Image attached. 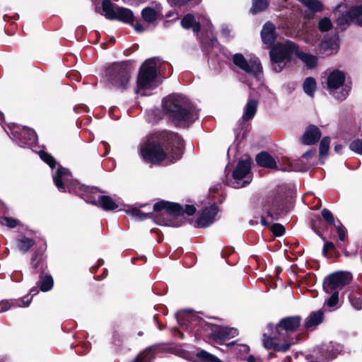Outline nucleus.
Masks as SVG:
<instances>
[{
  "mask_svg": "<svg viewBox=\"0 0 362 362\" xmlns=\"http://www.w3.org/2000/svg\"><path fill=\"white\" fill-rule=\"evenodd\" d=\"M183 141L175 133L164 132L149 138L141 147L140 154L147 162L173 163L182 155Z\"/></svg>",
  "mask_w": 362,
  "mask_h": 362,
  "instance_id": "1",
  "label": "nucleus"
},
{
  "mask_svg": "<svg viewBox=\"0 0 362 362\" xmlns=\"http://www.w3.org/2000/svg\"><path fill=\"white\" fill-rule=\"evenodd\" d=\"M300 320L299 316L281 319L276 325V334L274 337L264 334V346L277 351H287L291 345L299 340V336L296 332L300 325Z\"/></svg>",
  "mask_w": 362,
  "mask_h": 362,
  "instance_id": "2",
  "label": "nucleus"
},
{
  "mask_svg": "<svg viewBox=\"0 0 362 362\" xmlns=\"http://www.w3.org/2000/svg\"><path fill=\"white\" fill-rule=\"evenodd\" d=\"M163 104L169 117L177 125L188 126L198 117L196 108L187 98L181 95H170L163 99Z\"/></svg>",
  "mask_w": 362,
  "mask_h": 362,
  "instance_id": "3",
  "label": "nucleus"
},
{
  "mask_svg": "<svg viewBox=\"0 0 362 362\" xmlns=\"http://www.w3.org/2000/svg\"><path fill=\"white\" fill-rule=\"evenodd\" d=\"M184 210L180 204L165 201L153 206V219L158 225L179 227L184 222Z\"/></svg>",
  "mask_w": 362,
  "mask_h": 362,
  "instance_id": "4",
  "label": "nucleus"
},
{
  "mask_svg": "<svg viewBox=\"0 0 362 362\" xmlns=\"http://www.w3.org/2000/svg\"><path fill=\"white\" fill-rule=\"evenodd\" d=\"M160 64L157 57H153L144 62L137 79L136 93L147 95L149 91L159 84L157 81V69Z\"/></svg>",
  "mask_w": 362,
  "mask_h": 362,
  "instance_id": "5",
  "label": "nucleus"
},
{
  "mask_svg": "<svg viewBox=\"0 0 362 362\" xmlns=\"http://www.w3.org/2000/svg\"><path fill=\"white\" fill-rule=\"evenodd\" d=\"M52 178L60 192H73L81 198L84 197L86 192H93L95 190L74 180L70 171L62 166H59L56 172L53 173Z\"/></svg>",
  "mask_w": 362,
  "mask_h": 362,
  "instance_id": "6",
  "label": "nucleus"
},
{
  "mask_svg": "<svg viewBox=\"0 0 362 362\" xmlns=\"http://www.w3.org/2000/svg\"><path fill=\"white\" fill-rule=\"evenodd\" d=\"M298 49V46L289 40L276 44L269 52L272 69L281 72L293 56H297Z\"/></svg>",
  "mask_w": 362,
  "mask_h": 362,
  "instance_id": "7",
  "label": "nucleus"
},
{
  "mask_svg": "<svg viewBox=\"0 0 362 362\" xmlns=\"http://www.w3.org/2000/svg\"><path fill=\"white\" fill-rule=\"evenodd\" d=\"M131 68L126 63H115L106 71L108 83L112 88L124 90L131 79Z\"/></svg>",
  "mask_w": 362,
  "mask_h": 362,
  "instance_id": "8",
  "label": "nucleus"
},
{
  "mask_svg": "<svg viewBox=\"0 0 362 362\" xmlns=\"http://www.w3.org/2000/svg\"><path fill=\"white\" fill-rule=\"evenodd\" d=\"M11 134L7 132L9 136L21 147L33 148L37 141V136L33 129L19 124H11L8 125Z\"/></svg>",
  "mask_w": 362,
  "mask_h": 362,
  "instance_id": "9",
  "label": "nucleus"
},
{
  "mask_svg": "<svg viewBox=\"0 0 362 362\" xmlns=\"http://www.w3.org/2000/svg\"><path fill=\"white\" fill-rule=\"evenodd\" d=\"M344 81L345 74L339 70L333 71L327 78V89L340 100H344L350 90V87L343 86Z\"/></svg>",
  "mask_w": 362,
  "mask_h": 362,
  "instance_id": "10",
  "label": "nucleus"
},
{
  "mask_svg": "<svg viewBox=\"0 0 362 362\" xmlns=\"http://www.w3.org/2000/svg\"><path fill=\"white\" fill-rule=\"evenodd\" d=\"M250 169L251 162L250 160L239 161L233 172V178L230 181L231 187L239 189L249 185L252 181Z\"/></svg>",
  "mask_w": 362,
  "mask_h": 362,
  "instance_id": "11",
  "label": "nucleus"
},
{
  "mask_svg": "<svg viewBox=\"0 0 362 362\" xmlns=\"http://www.w3.org/2000/svg\"><path fill=\"white\" fill-rule=\"evenodd\" d=\"M352 279L351 274L347 272H335L327 276L323 284V288L326 293L337 291L339 288L343 287Z\"/></svg>",
  "mask_w": 362,
  "mask_h": 362,
  "instance_id": "12",
  "label": "nucleus"
},
{
  "mask_svg": "<svg viewBox=\"0 0 362 362\" xmlns=\"http://www.w3.org/2000/svg\"><path fill=\"white\" fill-rule=\"evenodd\" d=\"M233 62L236 67L254 76L257 77L262 72L261 64L257 59L247 61L243 54L237 53L233 56Z\"/></svg>",
  "mask_w": 362,
  "mask_h": 362,
  "instance_id": "13",
  "label": "nucleus"
},
{
  "mask_svg": "<svg viewBox=\"0 0 362 362\" xmlns=\"http://www.w3.org/2000/svg\"><path fill=\"white\" fill-rule=\"evenodd\" d=\"M92 188L95 189L93 192H86L84 197H81L86 202L98 206L105 211L115 210L119 207V200L114 199L109 196L102 195L96 199L93 194L97 193L98 190L95 187Z\"/></svg>",
  "mask_w": 362,
  "mask_h": 362,
  "instance_id": "14",
  "label": "nucleus"
},
{
  "mask_svg": "<svg viewBox=\"0 0 362 362\" xmlns=\"http://www.w3.org/2000/svg\"><path fill=\"white\" fill-rule=\"evenodd\" d=\"M267 215L261 216V223L262 226H270L273 221H277L280 215L283 213L281 208V200L276 199L269 202L264 206Z\"/></svg>",
  "mask_w": 362,
  "mask_h": 362,
  "instance_id": "15",
  "label": "nucleus"
},
{
  "mask_svg": "<svg viewBox=\"0 0 362 362\" xmlns=\"http://www.w3.org/2000/svg\"><path fill=\"white\" fill-rule=\"evenodd\" d=\"M217 213L218 207L214 204L204 209L196 222L197 226L206 228L210 226L214 221Z\"/></svg>",
  "mask_w": 362,
  "mask_h": 362,
  "instance_id": "16",
  "label": "nucleus"
},
{
  "mask_svg": "<svg viewBox=\"0 0 362 362\" xmlns=\"http://www.w3.org/2000/svg\"><path fill=\"white\" fill-rule=\"evenodd\" d=\"M341 351V345L332 341L323 344L321 346L322 358L327 361L337 357Z\"/></svg>",
  "mask_w": 362,
  "mask_h": 362,
  "instance_id": "17",
  "label": "nucleus"
},
{
  "mask_svg": "<svg viewBox=\"0 0 362 362\" xmlns=\"http://www.w3.org/2000/svg\"><path fill=\"white\" fill-rule=\"evenodd\" d=\"M281 171H304L305 167L300 165V161L285 157L282 158L279 166L276 167Z\"/></svg>",
  "mask_w": 362,
  "mask_h": 362,
  "instance_id": "18",
  "label": "nucleus"
},
{
  "mask_svg": "<svg viewBox=\"0 0 362 362\" xmlns=\"http://www.w3.org/2000/svg\"><path fill=\"white\" fill-rule=\"evenodd\" d=\"M321 136V132L315 126H309L302 136L301 141L305 145L316 143Z\"/></svg>",
  "mask_w": 362,
  "mask_h": 362,
  "instance_id": "19",
  "label": "nucleus"
},
{
  "mask_svg": "<svg viewBox=\"0 0 362 362\" xmlns=\"http://www.w3.org/2000/svg\"><path fill=\"white\" fill-rule=\"evenodd\" d=\"M261 37L264 44L271 46L276 38L275 26L271 22H267L261 31Z\"/></svg>",
  "mask_w": 362,
  "mask_h": 362,
  "instance_id": "20",
  "label": "nucleus"
},
{
  "mask_svg": "<svg viewBox=\"0 0 362 362\" xmlns=\"http://www.w3.org/2000/svg\"><path fill=\"white\" fill-rule=\"evenodd\" d=\"M161 13V8L160 6H157L156 8L146 7L142 10L141 15L144 20L148 24L153 26L156 25L158 17Z\"/></svg>",
  "mask_w": 362,
  "mask_h": 362,
  "instance_id": "21",
  "label": "nucleus"
},
{
  "mask_svg": "<svg viewBox=\"0 0 362 362\" xmlns=\"http://www.w3.org/2000/svg\"><path fill=\"white\" fill-rule=\"evenodd\" d=\"M324 313L321 310L312 312L305 319V327L308 329L315 328L322 322Z\"/></svg>",
  "mask_w": 362,
  "mask_h": 362,
  "instance_id": "22",
  "label": "nucleus"
},
{
  "mask_svg": "<svg viewBox=\"0 0 362 362\" xmlns=\"http://www.w3.org/2000/svg\"><path fill=\"white\" fill-rule=\"evenodd\" d=\"M181 25L185 29H191L195 33L200 30V23L192 14L185 15L181 21Z\"/></svg>",
  "mask_w": 362,
  "mask_h": 362,
  "instance_id": "23",
  "label": "nucleus"
},
{
  "mask_svg": "<svg viewBox=\"0 0 362 362\" xmlns=\"http://www.w3.org/2000/svg\"><path fill=\"white\" fill-rule=\"evenodd\" d=\"M257 100L255 99L248 100L243 110V119L244 121H248L255 117L257 110Z\"/></svg>",
  "mask_w": 362,
  "mask_h": 362,
  "instance_id": "24",
  "label": "nucleus"
},
{
  "mask_svg": "<svg viewBox=\"0 0 362 362\" xmlns=\"http://www.w3.org/2000/svg\"><path fill=\"white\" fill-rule=\"evenodd\" d=\"M351 22H354L356 24V18L354 17L352 8L347 12L339 15L337 19V26L341 30L346 29Z\"/></svg>",
  "mask_w": 362,
  "mask_h": 362,
  "instance_id": "25",
  "label": "nucleus"
},
{
  "mask_svg": "<svg viewBox=\"0 0 362 362\" xmlns=\"http://www.w3.org/2000/svg\"><path fill=\"white\" fill-rule=\"evenodd\" d=\"M257 163L265 168H276V163L274 158L266 152L258 154L256 157Z\"/></svg>",
  "mask_w": 362,
  "mask_h": 362,
  "instance_id": "26",
  "label": "nucleus"
},
{
  "mask_svg": "<svg viewBox=\"0 0 362 362\" xmlns=\"http://www.w3.org/2000/svg\"><path fill=\"white\" fill-rule=\"evenodd\" d=\"M338 45L334 40H323L319 46V52L325 55H331L337 52Z\"/></svg>",
  "mask_w": 362,
  "mask_h": 362,
  "instance_id": "27",
  "label": "nucleus"
},
{
  "mask_svg": "<svg viewBox=\"0 0 362 362\" xmlns=\"http://www.w3.org/2000/svg\"><path fill=\"white\" fill-rule=\"evenodd\" d=\"M115 20H118L125 23H131L134 20L133 12L129 8L118 6L117 7Z\"/></svg>",
  "mask_w": 362,
  "mask_h": 362,
  "instance_id": "28",
  "label": "nucleus"
},
{
  "mask_svg": "<svg viewBox=\"0 0 362 362\" xmlns=\"http://www.w3.org/2000/svg\"><path fill=\"white\" fill-rule=\"evenodd\" d=\"M117 7L115 6L110 0H103L102 8L103 15L110 20L115 19V14L117 12Z\"/></svg>",
  "mask_w": 362,
  "mask_h": 362,
  "instance_id": "29",
  "label": "nucleus"
},
{
  "mask_svg": "<svg viewBox=\"0 0 362 362\" xmlns=\"http://www.w3.org/2000/svg\"><path fill=\"white\" fill-rule=\"evenodd\" d=\"M35 245V240L26 236H21L16 239V246L23 252H28Z\"/></svg>",
  "mask_w": 362,
  "mask_h": 362,
  "instance_id": "30",
  "label": "nucleus"
},
{
  "mask_svg": "<svg viewBox=\"0 0 362 362\" xmlns=\"http://www.w3.org/2000/svg\"><path fill=\"white\" fill-rule=\"evenodd\" d=\"M54 284L52 276L49 274L41 275L38 281V286L43 292L50 291Z\"/></svg>",
  "mask_w": 362,
  "mask_h": 362,
  "instance_id": "31",
  "label": "nucleus"
},
{
  "mask_svg": "<svg viewBox=\"0 0 362 362\" xmlns=\"http://www.w3.org/2000/svg\"><path fill=\"white\" fill-rule=\"evenodd\" d=\"M297 57L308 67L313 68L317 64V57L298 49Z\"/></svg>",
  "mask_w": 362,
  "mask_h": 362,
  "instance_id": "32",
  "label": "nucleus"
},
{
  "mask_svg": "<svg viewBox=\"0 0 362 362\" xmlns=\"http://www.w3.org/2000/svg\"><path fill=\"white\" fill-rule=\"evenodd\" d=\"M303 87L307 95L313 96L316 89V82L313 78L308 77L304 81Z\"/></svg>",
  "mask_w": 362,
  "mask_h": 362,
  "instance_id": "33",
  "label": "nucleus"
},
{
  "mask_svg": "<svg viewBox=\"0 0 362 362\" xmlns=\"http://www.w3.org/2000/svg\"><path fill=\"white\" fill-rule=\"evenodd\" d=\"M269 0H252L251 12L253 14L265 10L269 6Z\"/></svg>",
  "mask_w": 362,
  "mask_h": 362,
  "instance_id": "34",
  "label": "nucleus"
},
{
  "mask_svg": "<svg viewBox=\"0 0 362 362\" xmlns=\"http://www.w3.org/2000/svg\"><path fill=\"white\" fill-rule=\"evenodd\" d=\"M305 6L310 10L317 12L322 10V3L318 0H299Z\"/></svg>",
  "mask_w": 362,
  "mask_h": 362,
  "instance_id": "35",
  "label": "nucleus"
},
{
  "mask_svg": "<svg viewBox=\"0 0 362 362\" xmlns=\"http://www.w3.org/2000/svg\"><path fill=\"white\" fill-rule=\"evenodd\" d=\"M128 213L132 216L134 217L135 218H136L138 220H144L146 218H153V213H151V212L144 213V212L141 211V210L136 209V208L129 209L128 211Z\"/></svg>",
  "mask_w": 362,
  "mask_h": 362,
  "instance_id": "36",
  "label": "nucleus"
},
{
  "mask_svg": "<svg viewBox=\"0 0 362 362\" xmlns=\"http://www.w3.org/2000/svg\"><path fill=\"white\" fill-rule=\"evenodd\" d=\"M330 297L326 300L325 305L330 308L331 310H335L339 303V293L338 291H333L329 293Z\"/></svg>",
  "mask_w": 362,
  "mask_h": 362,
  "instance_id": "37",
  "label": "nucleus"
},
{
  "mask_svg": "<svg viewBox=\"0 0 362 362\" xmlns=\"http://www.w3.org/2000/svg\"><path fill=\"white\" fill-rule=\"evenodd\" d=\"M330 139L325 137L320 144V156L322 158L327 156L329 148Z\"/></svg>",
  "mask_w": 362,
  "mask_h": 362,
  "instance_id": "38",
  "label": "nucleus"
},
{
  "mask_svg": "<svg viewBox=\"0 0 362 362\" xmlns=\"http://www.w3.org/2000/svg\"><path fill=\"white\" fill-rule=\"evenodd\" d=\"M332 28V23L329 18L324 17L318 22V29L321 32H327Z\"/></svg>",
  "mask_w": 362,
  "mask_h": 362,
  "instance_id": "39",
  "label": "nucleus"
},
{
  "mask_svg": "<svg viewBox=\"0 0 362 362\" xmlns=\"http://www.w3.org/2000/svg\"><path fill=\"white\" fill-rule=\"evenodd\" d=\"M197 356L204 361L209 362H221L219 358L204 350L198 352Z\"/></svg>",
  "mask_w": 362,
  "mask_h": 362,
  "instance_id": "40",
  "label": "nucleus"
},
{
  "mask_svg": "<svg viewBox=\"0 0 362 362\" xmlns=\"http://www.w3.org/2000/svg\"><path fill=\"white\" fill-rule=\"evenodd\" d=\"M148 120L150 122H156L158 120L161 119V112L159 109H153L147 112Z\"/></svg>",
  "mask_w": 362,
  "mask_h": 362,
  "instance_id": "41",
  "label": "nucleus"
},
{
  "mask_svg": "<svg viewBox=\"0 0 362 362\" xmlns=\"http://www.w3.org/2000/svg\"><path fill=\"white\" fill-rule=\"evenodd\" d=\"M39 156L44 162L50 166V168H54V167L56 165V161L54 158L47 153L43 151H40L39 152Z\"/></svg>",
  "mask_w": 362,
  "mask_h": 362,
  "instance_id": "42",
  "label": "nucleus"
},
{
  "mask_svg": "<svg viewBox=\"0 0 362 362\" xmlns=\"http://www.w3.org/2000/svg\"><path fill=\"white\" fill-rule=\"evenodd\" d=\"M349 148L356 153L362 155V139H357L351 141Z\"/></svg>",
  "mask_w": 362,
  "mask_h": 362,
  "instance_id": "43",
  "label": "nucleus"
},
{
  "mask_svg": "<svg viewBox=\"0 0 362 362\" xmlns=\"http://www.w3.org/2000/svg\"><path fill=\"white\" fill-rule=\"evenodd\" d=\"M349 298L351 305L356 310H359L362 308V298L361 296L356 294H351L349 296Z\"/></svg>",
  "mask_w": 362,
  "mask_h": 362,
  "instance_id": "44",
  "label": "nucleus"
},
{
  "mask_svg": "<svg viewBox=\"0 0 362 362\" xmlns=\"http://www.w3.org/2000/svg\"><path fill=\"white\" fill-rule=\"evenodd\" d=\"M31 298L25 300L24 298L21 299H11L12 302V308L18 307V308H27L30 305L31 303Z\"/></svg>",
  "mask_w": 362,
  "mask_h": 362,
  "instance_id": "45",
  "label": "nucleus"
},
{
  "mask_svg": "<svg viewBox=\"0 0 362 362\" xmlns=\"http://www.w3.org/2000/svg\"><path fill=\"white\" fill-rule=\"evenodd\" d=\"M352 13L356 18V24L362 27V5L352 7Z\"/></svg>",
  "mask_w": 362,
  "mask_h": 362,
  "instance_id": "46",
  "label": "nucleus"
},
{
  "mask_svg": "<svg viewBox=\"0 0 362 362\" xmlns=\"http://www.w3.org/2000/svg\"><path fill=\"white\" fill-rule=\"evenodd\" d=\"M336 229L339 239L341 241H344L347 237V231L346 228L339 222L338 225H336Z\"/></svg>",
  "mask_w": 362,
  "mask_h": 362,
  "instance_id": "47",
  "label": "nucleus"
},
{
  "mask_svg": "<svg viewBox=\"0 0 362 362\" xmlns=\"http://www.w3.org/2000/svg\"><path fill=\"white\" fill-rule=\"evenodd\" d=\"M228 327H223L217 328L214 332V335L219 339H224L228 338Z\"/></svg>",
  "mask_w": 362,
  "mask_h": 362,
  "instance_id": "48",
  "label": "nucleus"
},
{
  "mask_svg": "<svg viewBox=\"0 0 362 362\" xmlns=\"http://www.w3.org/2000/svg\"><path fill=\"white\" fill-rule=\"evenodd\" d=\"M0 223L10 228H13L17 226L18 221L9 217L1 218Z\"/></svg>",
  "mask_w": 362,
  "mask_h": 362,
  "instance_id": "49",
  "label": "nucleus"
},
{
  "mask_svg": "<svg viewBox=\"0 0 362 362\" xmlns=\"http://www.w3.org/2000/svg\"><path fill=\"white\" fill-rule=\"evenodd\" d=\"M322 216L328 224H329V225L334 224V218L330 211H329L327 209H324L322 211Z\"/></svg>",
  "mask_w": 362,
  "mask_h": 362,
  "instance_id": "50",
  "label": "nucleus"
},
{
  "mask_svg": "<svg viewBox=\"0 0 362 362\" xmlns=\"http://www.w3.org/2000/svg\"><path fill=\"white\" fill-rule=\"evenodd\" d=\"M271 230L276 236H281L284 233V227L279 223H273L271 226Z\"/></svg>",
  "mask_w": 362,
  "mask_h": 362,
  "instance_id": "51",
  "label": "nucleus"
},
{
  "mask_svg": "<svg viewBox=\"0 0 362 362\" xmlns=\"http://www.w3.org/2000/svg\"><path fill=\"white\" fill-rule=\"evenodd\" d=\"M11 300H5L0 302V313L6 312L12 308Z\"/></svg>",
  "mask_w": 362,
  "mask_h": 362,
  "instance_id": "52",
  "label": "nucleus"
},
{
  "mask_svg": "<svg viewBox=\"0 0 362 362\" xmlns=\"http://www.w3.org/2000/svg\"><path fill=\"white\" fill-rule=\"evenodd\" d=\"M36 259V257H33L32 259V264L34 267V269L36 270V272H40V270H43L44 267H45V263L41 260L38 259L36 263H35V260Z\"/></svg>",
  "mask_w": 362,
  "mask_h": 362,
  "instance_id": "53",
  "label": "nucleus"
},
{
  "mask_svg": "<svg viewBox=\"0 0 362 362\" xmlns=\"http://www.w3.org/2000/svg\"><path fill=\"white\" fill-rule=\"evenodd\" d=\"M334 249V245L329 241H327L325 243L323 249H322V253L323 255L327 257L328 252L333 250Z\"/></svg>",
  "mask_w": 362,
  "mask_h": 362,
  "instance_id": "54",
  "label": "nucleus"
},
{
  "mask_svg": "<svg viewBox=\"0 0 362 362\" xmlns=\"http://www.w3.org/2000/svg\"><path fill=\"white\" fill-rule=\"evenodd\" d=\"M184 210V214H186L188 216L193 215L196 211V208L193 205H185V207H182Z\"/></svg>",
  "mask_w": 362,
  "mask_h": 362,
  "instance_id": "55",
  "label": "nucleus"
},
{
  "mask_svg": "<svg viewBox=\"0 0 362 362\" xmlns=\"http://www.w3.org/2000/svg\"><path fill=\"white\" fill-rule=\"evenodd\" d=\"M173 6H182L186 4L189 0H168Z\"/></svg>",
  "mask_w": 362,
  "mask_h": 362,
  "instance_id": "56",
  "label": "nucleus"
},
{
  "mask_svg": "<svg viewBox=\"0 0 362 362\" xmlns=\"http://www.w3.org/2000/svg\"><path fill=\"white\" fill-rule=\"evenodd\" d=\"M134 29L137 33H142L144 30H146V28H144V25L141 23H136L134 25Z\"/></svg>",
  "mask_w": 362,
  "mask_h": 362,
  "instance_id": "57",
  "label": "nucleus"
},
{
  "mask_svg": "<svg viewBox=\"0 0 362 362\" xmlns=\"http://www.w3.org/2000/svg\"><path fill=\"white\" fill-rule=\"evenodd\" d=\"M238 335V330L235 328L228 327V338L234 337Z\"/></svg>",
  "mask_w": 362,
  "mask_h": 362,
  "instance_id": "58",
  "label": "nucleus"
},
{
  "mask_svg": "<svg viewBox=\"0 0 362 362\" xmlns=\"http://www.w3.org/2000/svg\"><path fill=\"white\" fill-rule=\"evenodd\" d=\"M230 29L227 26H223L221 28V33L225 37H228L230 35Z\"/></svg>",
  "mask_w": 362,
  "mask_h": 362,
  "instance_id": "59",
  "label": "nucleus"
},
{
  "mask_svg": "<svg viewBox=\"0 0 362 362\" xmlns=\"http://www.w3.org/2000/svg\"><path fill=\"white\" fill-rule=\"evenodd\" d=\"M313 155V151H308L307 152L304 153L302 156L303 158L308 159L309 158L312 157Z\"/></svg>",
  "mask_w": 362,
  "mask_h": 362,
  "instance_id": "60",
  "label": "nucleus"
},
{
  "mask_svg": "<svg viewBox=\"0 0 362 362\" xmlns=\"http://www.w3.org/2000/svg\"><path fill=\"white\" fill-rule=\"evenodd\" d=\"M342 150V146L340 145V144H337L334 146V151L337 152V153H340Z\"/></svg>",
  "mask_w": 362,
  "mask_h": 362,
  "instance_id": "61",
  "label": "nucleus"
},
{
  "mask_svg": "<svg viewBox=\"0 0 362 362\" xmlns=\"http://www.w3.org/2000/svg\"><path fill=\"white\" fill-rule=\"evenodd\" d=\"M103 145H104V147H105V151H106V154H107V153H108V151H109L110 146H109V144H108L107 142H105V141H103Z\"/></svg>",
  "mask_w": 362,
  "mask_h": 362,
  "instance_id": "62",
  "label": "nucleus"
},
{
  "mask_svg": "<svg viewBox=\"0 0 362 362\" xmlns=\"http://www.w3.org/2000/svg\"><path fill=\"white\" fill-rule=\"evenodd\" d=\"M146 359H140L139 357L136 358L133 362H145Z\"/></svg>",
  "mask_w": 362,
  "mask_h": 362,
  "instance_id": "63",
  "label": "nucleus"
},
{
  "mask_svg": "<svg viewBox=\"0 0 362 362\" xmlns=\"http://www.w3.org/2000/svg\"><path fill=\"white\" fill-rule=\"evenodd\" d=\"M174 16V13L173 12H169L165 16L168 17V18H170V17H172Z\"/></svg>",
  "mask_w": 362,
  "mask_h": 362,
  "instance_id": "64",
  "label": "nucleus"
}]
</instances>
